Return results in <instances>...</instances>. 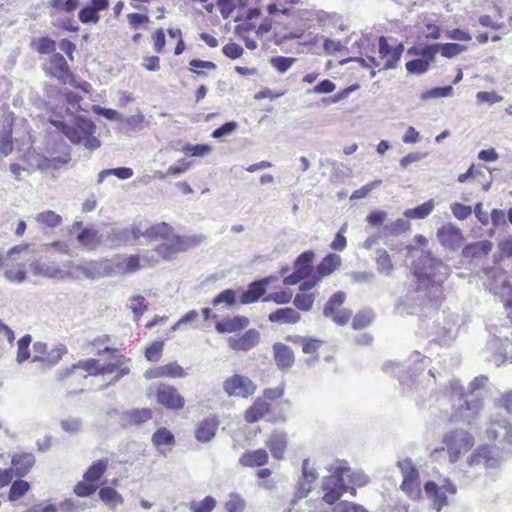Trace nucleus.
Segmentation results:
<instances>
[{"mask_svg": "<svg viewBox=\"0 0 512 512\" xmlns=\"http://www.w3.org/2000/svg\"><path fill=\"white\" fill-rule=\"evenodd\" d=\"M450 267L429 252H422L414 263L416 288L395 306L399 315L414 314L428 303L437 304L443 299V283L449 277Z\"/></svg>", "mask_w": 512, "mask_h": 512, "instance_id": "1", "label": "nucleus"}, {"mask_svg": "<svg viewBox=\"0 0 512 512\" xmlns=\"http://www.w3.org/2000/svg\"><path fill=\"white\" fill-rule=\"evenodd\" d=\"M330 475L322 481L323 501L327 504H334L347 491L355 495V488L365 486L369 482L368 476L362 471H351L347 462L336 461L329 469Z\"/></svg>", "mask_w": 512, "mask_h": 512, "instance_id": "2", "label": "nucleus"}, {"mask_svg": "<svg viewBox=\"0 0 512 512\" xmlns=\"http://www.w3.org/2000/svg\"><path fill=\"white\" fill-rule=\"evenodd\" d=\"M488 378L486 376H478L471 381L469 392H465L464 387L458 380L450 381V393L453 399V407L456 412L453 416L455 421H465L470 423L471 420L481 411L483 407V399L477 392L485 386Z\"/></svg>", "mask_w": 512, "mask_h": 512, "instance_id": "3", "label": "nucleus"}, {"mask_svg": "<svg viewBox=\"0 0 512 512\" xmlns=\"http://www.w3.org/2000/svg\"><path fill=\"white\" fill-rule=\"evenodd\" d=\"M429 361L419 352H414L404 364L400 362L385 363L384 370L395 374L402 385L403 392L412 397L414 393H421L427 386L425 383L427 377L423 371Z\"/></svg>", "mask_w": 512, "mask_h": 512, "instance_id": "4", "label": "nucleus"}, {"mask_svg": "<svg viewBox=\"0 0 512 512\" xmlns=\"http://www.w3.org/2000/svg\"><path fill=\"white\" fill-rule=\"evenodd\" d=\"M115 372L117 374L109 384H114L123 376L127 375L129 373V369L127 367H122V363L119 360L115 362L101 363L98 359L90 358L80 360L70 368L65 369L60 373V378L64 379L70 376L87 378L88 376L109 375Z\"/></svg>", "mask_w": 512, "mask_h": 512, "instance_id": "5", "label": "nucleus"}, {"mask_svg": "<svg viewBox=\"0 0 512 512\" xmlns=\"http://www.w3.org/2000/svg\"><path fill=\"white\" fill-rule=\"evenodd\" d=\"M51 124L61 131L72 143L83 144L87 149L100 147V140L94 136L96 126L88 118L79 116L72 124L61 120H50Z\"/></svg>", "mask_w": 512, "mask_h": 512, "instance_id": "6", "label": "nucleus"}, {"mask_svg": "<svg viewBox=\"0 0 512 512\" xmlns=\"http://www.w3.org/2000/svg\"><path fill=\"white\" fill-rule=\"evenodd\" d=\"M33 248L29 244H20L12 247L6 254V269L3 272L4 278L15 284H22L27 273L25 266L32 260Z\"/></svg>", "mask_w": 512, "mask_h": 512, "instance_id": "7", "label": "nucleus"}, {"mask_svg": "<svg viewBox=\"0 0 512 512\" xmlns=\"http://www.w3.org/2000/svg\"><path fill=\"white\" fill-rule=\"evenodd\" d=\"M403 52L404 45L402 43L391 46L389 45L387 38L381 36L378 43V53L380 60H377L374 57H369L368 61L360 57L351 58L350 60L358 62L364 67L374 66L379 67L382 70H389L397 67Z\"/></svg>", "mask_w": 512, "mask_h": 512, "instance_id": "8", "label": "nucleus"}, {"mask_svg": "<svg viewBox=\"0 0 512 512\" xmlns=\"http://www.w3.org/2000/svg\"><path fill=\"white\" fill-rule=\"evenodd\" d=\"M424 492L430 501V506L436 512H440L448 505V494L455 495L457 486L448 478L437 484L434 481H428L424 484Z\"/></svg>", "mask_w": 512, "mask_h": 512, "instance_id": "9", "label": "nucleus"}, {"mask_svg": "<svg viewBox=\"0 0 512 512\" xmlns=\"http://www.w3.org/2000/svg\"><path fill=\"white\" fill-rule=\"evenodd\" d=\"M397 466L403 477L401 484L402 491L413 500L419 499L422 495L420 475L413 461L410 458H404L397 462Z\"/></svg>", "mask_w": 512, "mask_h": 512, "instance_id": "10", "label": "nucleus"}, {"mask_svg": "<svg viewBox=\"0 0 512 512\" xmlns=\"http://www.w3.org/2000/svg\"><path fill=\"white\" fill-rule=\"evenodd\" d=\"M450 463L458 461L461 453L468 451L474 445V437L467 431L457 429L447 433L443 438Z\"/></svg>", "mask_w": 512, "mask_h": 512, "instance_id": "11", "label": "nucleus"}, {"mask_svg": "<svg viewBox=\"0 0 512 512\" xmlns=\"http://www.w3.org/2000/svg\"><path fill=\"white\" fill-rule=\"evenodd\" d=\"M114 272L113 264L110 260H94L84 264L76 265L70 272V277L79 279L85 277L90 280H97L112 275Z\"/></svg>", "mask_w": 512, "mask_h": 512, "instance_id": "12", "label": "nucleus"}, {"mask_svg": "<svg viewBox=\"0 0 512 512\" xmlns=\"http://www.w3.org/2000/svg\"><path fill=\"white\" fill-rule=\"evenodd\" d=\"M485 436L503 447L512 446V424L503 417H492L486 425Z\"/></svg>", "mask_w": 512, "mask_h": 512, "instance_id": "13", "label": "nucleus"}, {"mask_svg": "<svg viewBox=\"0 0 512 512\" xmlns=\"http://www.w3.org/2000/svg\"><path fill=\"white\" fill-rule=\"evenodd\" d=\"M223 391L230 397L247 399L256 392V384L247 376L234 374L223 381Z\"/></svg>", "mask_w": 512, "mask_h": 512, "instance_id": "14", "label": "nucleus"}, {"mask_svg": "<svg viewBox=\"0 0 512 512\" xmlns=\"http://www.w3.org/2000/svg\"><path fill=\"white\" fill-rule=\"evenodd\" d=\"M435 48L436 46L427 45L422 49L411 47L407 53L410 55H417L420 58L410 60L406 63V70L410 74L422 75L429 70L432 63L435 62Z\"/></svg>", "mask_w": 512, "mask_h": 512, "instance_id": "15", "label": "nucleus"}, {"mask_svg": "<svg viewBox=\"0 0 512 512\" xmlns=\"http://www.w3.org/2000/svg\"><path fill=\"white\" fill-rule=\"evenodd\" d=\"M202 236H174L168 242L159 245V252L163 259H171L176 253L186 251L197 246L202 241Z\"/></svg>", "mask_w": 512, "mask_h": 512, "instance_id": "16", "label": "nucleus"}, {"mask_svg": "<svg viewBox=\"0 0 512 512\" xmlns=\"http://www.w3.org/2000/svg\"><path fill=\"white\" fill-rule=\"evenodd\" d=\"M156 400L167 409L180 410L184 407V398L177 389L169 384L161 383L156 387Z\"/></svg>", "mask_w": 512, "mask_h": 512, "instance_id": "17", "label": "nucleus"}, {"mask_svg": "<svg viewBox=\"0 0 512 512\" xmlns=\"http://www.w3.org/2000/svg\"><path fill=\"white\" fill-rule=\"evenodd\" d=\"M318 478V472L309 459L302 463V475L297 482L295 497L305 498L312 490L313 483Z\"/></svg>", "mask_w": 512, "mask_h": 512, "instance_id": "18", "label": "nucleus"}, {"mask_svg": "<svg viewBox=\"0 0 512 512\" xmlns=\"http://www.w3.org/2000/svg\"><path fill=\"white\" fill-rule=\"evenodd\" d=\"M437 238L445 249L452 251L459 249L463 242L461 230L450 223L441 226L437 230Z\"/></svg>", "mask_w": 512, "mask_h": 512, "instance_id": "19", "label": "nucleus"}, {"mask_svg": "<svg viewBox=\"0 0 512 512\" xmlns=\"http://www.w3.org/2000/svg\"><path fill=\"white\" fill-rule=\"evenodd\" d=\"M30 269L35 276L62 280L70 277V273L61 269L58 264L35 259L30 263Z\"/></svg>", "mask_w": 512, "mask_h": 512, "instance_id": "20", "label": "nucleus"}, {"mask_svg": "<svg viewBox=\"0 0 512 512\" xmlns=\"http://www.w3.org/2000/svg\"><path fill=\"white\" fill-rule=\"evenodd\" d=\"M70 160L69 154L57 157H46L41 154L29 153L27 156L28 164L39 170H48L51 168H59Z\"/></svg>", "mask_w": 512, "mask_h": 512, "instance_id": "21", "label": "nucleus"}, {"mask_svg": "<svg viewBox=\"0 0 512 512\" xmlns=\"http://www.w3.org/2000/svg\"><path fill=\"white\" fill-rule=\"evenodd\" d=\"M11 465L15 476L24 477L35 465V456L30 452L15 453L11 458Z\"/></svg>", "mask_w": 512, "mask_h": 512, "instance_id": "22", "label": "nucleus"}, {"mask_svg": "<svg viewBox=\"0 0 512 512\" xmlns=\"http://www.w3.org/2000/svg\"><path fill=\"white\" fill-rule=\"evenodd\" d=\"M273 356L277 367L284 372L288 371L295 362L292 349L280 342L273 345Z\"/></svg>", "mask_w": 512, "mask_h": 512, "instance_id": "23", "label": "nucleus"}, {"mask_svg": "<svg viewBox=\"0 0 512 512\" xmlns=\"http://www.w3.org/2000/svg\"><path fill=\"white\" fill-rule=\"evenodd\" d=\"M259 337L260 334L257 330L250 329L239 337H230L228 345L233 350L248 351L257 345Z\"/></svg>", "mask_w": 512, "mask_h": 512, "instance_id": "24", "label": "nucleus"}, {"mask_svg": "<svg viewBox=\"0 0 512 512\" xmlns=\"http://www.w3.org/2000/svg\"><path fill=\"white\" fill-rule=\"evenodd\" d=\"M271 277L263 278L250 283L247 289L242 293L240 302L250 304L256 302L266 292V287L270 283Z\"/></svg>", "mask_w": 512, "mask_h": 512, "instance_id": "25", "label": "nucleus"}, {"mask_svg": "<svg viewBox=\"0 0 512 512\" xmlns=\"http://www.w3.org/2000/svg\"><path fill=\"white\" fill-rule=\"evenodd\" d=\"M266 445L275 459H283L288 446L287 434L274 431L266 441Z\"/></svg>", "mask_w": 512, "mask_h": 512, "instance_id": "26", "label": "nucleus"}, {"mask_svg": "<svg viewBox=\"0 0 512 512\" xmlns=\"http://www.w3.org/2000/svg\"><path fill=\"white\" fill-rule=\"evenodd\" d=\"M498 463H499L498 459L491 455V448L486 445L478 448L468 458L469 466L483 464L486 468H494L498 465Z\"/></svg>", "mask_w": 512, "mask_h": 512, "instance_id": "27", "label": "nucleus"}, {"mask_svg": "<svg viewBox=\"0 0 512 512\" xmlns=\"http://www.w3.org/2000/svg\"><path fill=\"white\" fill-rule=\"evenodd\" d=\"M46 69L51 76L59 80H65L69 75L68 64L60 53H53L51 55Z\"/></svg>", "mask_w": 512, "mask_h": 512, "instance_id": "28", "label": "nucleus"}, {"mask_svg": "<svg viewBox=\"0 0 512 512\" xmlns=\"http://www.w3.org/2000/svg\"><path fill=\"white\" fill-rule=\"evenodd\" d=\"M218 426L219 423L216 418L204 419L195 430V438L203 443L211 441L215 437Z\"/></svg>", "mask_w": 512, "mask_h": 512, "instance_id": "29", "label": "nucleus"}, {"mask_svg": "<svg viewBox=\"0 0 512 512\" xmlns=\"http://www.w3.org/2000/svg\"><path fill=\"white\" fill-rule=\"evenodd\" d=\"M66 352L67 348L64 345H59L47 351L46 356L34 355L32 362H39L43 369H49L55 366Z\"/></svg>", "mask_w": 512, "mask_h": 512, "instance_id": "30", "label": "nucleus"}, {"mask_svg": "<svg viewBox=\"0 0 512 512\" xmlns=\"http://www.w3.org/2000/svg\"><path fill=\"white\" fill-rule=\"evenodd\" d=\"M411 223L408 219L398 218L385 224L381 230L382 237L385 239L397 237L410 230Z\"/></svg>", "mask_w": 512, "mask_h": 512, "instance_id": "31", "label": "nucleus"}, {"mask_svg": "<svg viewBox=\"0 0 512 512\" xmlns=\"http://www.w3.org/2000/svg\"><path fill=\"white\" fill-rule=\"evenodd\" d=\"M249 325V319L245 316H235L216 323L219 333H232L244 329Z\"/></svg>", "mask_w": 512, "mask_h": 512, "instance_id": "32", "label": "nucleus"}, {"mask_svg": "<svg viewBox=\"0 0 512 512\" xmlns=\"http://www.w3.org/2000/svg\"><path fill=\"white\" fill-rule=\"evenodd\" d=\"M268 462V453L265 449H257L241 455L239 463L245 467L263 466Z\"/></svg>", "mask_w": 512, "mask_h": 512, "instance_id": "33", "label": "nucleus"}, {"mask_svg": "<svg viewBox=\"0 0 512 512\" xmlns=\"http://www.w3.org/2000/svg\"><path fill=\"white\" fill-rule=\"evenodd\" d=\"M270 411V404L265 400L258 398L252 406H250L244 415L246 422L255 423L263 418Z\"/></svg>", "mask_w": 512, "mask_h": 512, "instance_id": "34", "label": "nucleus"}, {"mask_svg": "<svg viewBox=\"0 0 512 512\" xmlns=\"http://www.w3.org/2000/svg\"><path fill=\"white\" fill-rule=\"evenodd\" d=\"M268 319L271 322L295 324L300 321L301 316L295 309L286 307L270 313Z\"/></svg>", "mask_w": 512, "mask_h": 512, "instance_id": "35", "label": "nucleus"}, {"mask_svg": "<svg viewBox=\"0 0 512 512\" xmlns=\"http://www.w3.org/2000/svg\"><path fill=\"white\" fill-rule=\"evenodd\" d=\"M375 263L377 271L380 274L390 276L394 270V264L392 262V259L384 248H378L375 251Z\"/></svg>", "mask_w": 512, "mask_h": 512, "instance_id": "36", "label": "nucleus"}, {"mask_svg": "<svg viewBox=\"0 0 512 512\" xmlns=\"http://www.w3.org/2000/svg\"><path fill=\"white\" fill-rule=\"evenodd\" d=\"M341 264V258L339 255L331 253L325 256L320 264L317 267V272L315 273L320 280L330 275L333 271H335Z\"/></svg>", "mask_w": 512, "mask_h": 512, "instance_id": "37", "label": "nucleus"}, {"mask_svg": "<svg viewBox=\"0 0 512 512\" xmlns=\"http://www.w3.org/2000/svg\"><path fill=\"white\" fill-rule=\"evenodd\" d=\"M314 258V253L312 251H306L301 253L294 262V271L297 274L304 276L305 278L309 277L312 269V261Z\"/></svg>", "mask_w": 512, "mask_h": 512, "instance_id": "38", "label": "nucleus"}, {"mask_svg": "<svg viewBox=\"0 0 512 512\" xmlns=\"http://www.w3.org/2000/svg\"><path fill=\"white\" fill-rule=\"evenodd\" d=\"M493 248V244L488 240L478 241L467 245L463 249V255L465 257H481L487 255Z\"/></svg>", "mask_w": 512, "mask_h": 512, "instance_id": "39", "label": "nucleus"}, {"mask_svg": "<svg viewBox=\"0 0 512 512\" xmlns=\"http://www.w3.org/2000/svg\"><path fill=\"white\" fill-rule=\"evenodd\" d=\"M108 467V459H100L94 462L84 473V480L86 482H96L98 481L103 474L105 473Z\"/></svg>", "mask_w": 512, "mask_h": 512, "instance_id": "40", "label": "nucleus"}, {"mask_svg": "<svg viewBox=\"0 0 512 512\" xmlns=\"http://www.w3.org/2000/svg\"><path fill=\"white\" fill-rule=\"evenodd\" d=\"M35 220L41 227L54 228L61 224L62 217L52 210H45L38 213Z\"/></svg>", "mask_w": 512, "mask_h": 512, "instance_id": "41", "label": "nucleus"}, {"mask_svg": "<svg viewBox=\"0 0 512 512\" xmlns=\"http://www.w3.org/2000/svg\"><path fill=\"white\" fill-rule=\"evenodd\" d=\"M430 46H436L435 55L440 51L442 56L446 58H453L467 49V46L458 43H435Z\"/></svg>", "mask_w": 512, "mask_h": 512, "instance_id": "42", "label": "nucleus"}, {"mask_svg": "<svg viewBox=\"0 0 512 512\" xmlns=\"http://www.w3.org/2000/svg\"><path fill=\"white\" fill-rule=\"evenodd\" d=\"M434 206V201L431 199L415 208L405 210L404 216L412 219H424L431 214Z\"/></svg>", "mask_w": 512, "mask_h": 512, "instance_id": "43", "label": "nucleus"}, {"mask_svg": "<svg viewBox=\"0 0 512 512\" xmlns=\"http://www.w3.org/2000/svg\"><path fill=\"white\" fill-rule=\"evenodd\" d=\"M152 443L155 447L172 446L175 443L174 435L165 427L156 430L152 436Z\"/></svg>", "mask_w": 512, "mask_h": 512, "instance_id": "44", "label": "nucleus"}, {"mask_svg": "<svg viewBox=\"0 0 512 512\" xmlns=\"http://www.w3.org/2000/svg\"><path fill=\"white\" fill-rule=\"evenodd\" d=\"M30 488L31 485L29 482L22 479L15 480L10 487L8 500L11 502L19 500L30 490Z\"/></svg>", "mask_w": 512, "mask_h": 512, "instance_id": "45", "label": "nucleus"}, {"mask_svg": "<svg viewBox=\"0 0 512 512\" xmlns=\"http://www.w3.org/2000/svg\"><path fill=\"white\" fill-rule=\"evenodd\" d=\"M78 242L87 247V248H95L98 244H100V239L98 237V232L92 228H85L82 232L77 236Z\"/></svg>", "mask_w": 512, "mask_h": 512, "instance_id": "46", "label": "nucleus"}, {"mask_svg": "<svg viewBox=\"0 0 512 512\" xmlns=\"http://www.w3.org/2000/svg\"><path fill=\"white\" fill-rule=\"evenodd\" d=\"M99 497L111 508H115L118 504L123 502L121 495L111 487L101 488L99 491Z\"/></svg>", "mask_w": 512, "mask_h": 512, "instance_id": "47", "label": "nucleus"}, {"mask_svg": "<svg viewBox=\"0 0 512 512\" xmlns=\"http://www.w3.org/2000/svg\"><path fill=\"white\" fill-rule=\"evenodd\" d=\"M345 299L346 294L344 292L338 291L334 293L325 304L323 315H331L332 312L334 313L335 311L342 309L341 306L343 305Z\"/></svg>", "mask_w": 512, "mask_h": 512, "instance_id": "48", "label": "nucleus"}, {"mask_svg": "<svg viewBox=\"0 0 512 512\" xmlns=\"http://www.w3.org/2000/svg\"><path fill=\"white\" fill-rule=\"evenodd\" d=\"M140 260H142L141 255H131L127 258H124L122 261H119L117 263V267L124 274L134 273L142 267Z\"/></svg>", "mask_w": 512, "mask_h": 512, "instance_id": "49", "label": "nucleus"}, {"mask_svg": "<svg viewBox=\"0 0 512 512\" xmlns=\"http://www.w3.org/2000/svg\"><path fill=\"white\" fill-rule=\"evenodd\" d=\"M51 15L60 12L72 13L79 5L78 0H50Z\"/></svg>", "mask_w": 512, "mask_h": 512, "instance_id": "50", "label": "nucleus"}, {"mask_svg": "<svg viewBox=\"0 0 512 512\" xmlns=\"http://www.w3.org/2000/svg\"><path fill=\"white\" fill-rule=\"evenodd\" d=\"M172 232V228L165 222H161L151 226L146 230L145 235L151 239L168 238Z\"/></svg>", "mask_w": 512, "mask_h": 512, "instance_id": "51", "label": "nucleus"}, {"mask_svg": "<svg viewBox=\"0 0 512 512\" xmlns=\"http://www.w3.org/2000/svg\"><path fill=\"white\" fill-rule=\"evenodd\" d=\"M217 505V501L212 496H206L199 502L192 501L189 504V509L192 512H212Z\"/></svg>", "mask_w": 512, "mask_h": 512, "instance_id": "52", "label": "nucleus"}, {"mask_svg": "<svg viewBox=\"0 0 512 512\" xmlns=\"http://www.w3.org/2000/svg\"><path fill=\"white\" fill-rule=\"evenodd\" d=\"M453 92V87L450 85L444 87H435L423 92L420 98L426 101L433 98L451 97L453 95Z\"/></svg>", "mask_w": 512, "mask_h": 512, "instance_id": "53", "label": "nucleus"}, {"mask_svg": "<svg viewBox=\"0 0 512 512\" xmlns=\"http://www.w3.org/2000/svg\"><path fill=\"white\" fill-rule=\"evenodd\" d=\"M13 150L11 127H5L0 132V154L8 156Z\"/></svg>", "mask_w": 512, "mask_h": 512, "instance_id": "54", "label": "nucleus"}, {"mask_svg": "<svg viewBox=\"0 0 512 512\" xmlns=\"http://www.w3.org/2000/svg\"><path fill=\"white\" fill-rule=\"evenodd\" d=\"M246 501L237 493H231L225 502L226 512H244Z\"/></svg>", "mask_w": 512, "mask_h": 512, "instance_id": "55", "label": "nucleus"}, {"mask_svg": "<svg viewBox=\"0 0 512 512\" xmlns=\"http://www.w3.org/2000/svg\"><path fill=\"white\" fill-rule=\"evenodd\" d=\"M315 295L310 294H296L293 299L295 307L301 311H310L315 301Z\"/></svg>", "mask_w": 512, "mask_h": 512, "instance_id": "56", "label": "nucleus"}, {"mask_svg": "<svg viewBox=\"0 0 512 512\" xmlns=\"http://www.w3.org/2000/svg\"><path fill=\"white\" fill-rule=\"evenodd\" d=\"M31 335L26 334L18 341L17 362L22 363L30 357L29 345L31 343Z\"/></svg>", "mask_w": 512, "mask_h": 512, "instance_id": "57", "label": "nucleus"}, {"mask_svg": "<svg viewBox=\"0 0 512 512\" xmlns=\"http://www.w3.org/2000/svg\"><path fill=\"white\" fill-rule=\"evenodd\" d=\"M374 314L370 310L358 312L352 321V327L356 330L367 327L373 320Z\"/></svg>", "mask_w": 512, "mask_h": 512, "instance_id": "58", "label": "nucleus"}, {"mask_svg": "<svg viewBox=\"0 0 512 512\" xmlns=\"http://www.w3.org/2000/svg\"><path fill=\"white\" fill-rule=\"evenodd\" d=\"M60 426L69 434H77L82 430L83 421L79 417H70L62 420Z\"/></svg>", "mask_w": 512, "mask_h": 512, "instance_id": "59", "label": "nucleus"}, {"mask_svg": "<svg viewBox=\"0 0 512 512\" xmlns=\"http://www.w3.org/2000/svg\"><path fill=\"white\" fill-rule=\"evenodd\" d=\"M129 421L132 424H141L152 418V411L147 408L132 410L128 413Z\"/></svg>", "mask_w": 512, "mask_h": 512, "instance_id": "60", "label": "nucleus"}, {"mask_svg": "<svg viewBox=\"0 0 512 512\" xmlns=\"http://www.w3.org/2000/svg\"><path fill=\"white\" fill-rule=\"evenodd\" d=\"M295 61L292 57L277 56L271 58L270 63L279 73H285Z\"/></svg>", "mask_w": 512, "mask_h": 512, "instance_id": "61", "label": "nucleus"}, {"mask_svg": "<svg viewBox=\"0 0 512 512\" xmlns=\"http://www.w3.org/2000/svg\"><path fill=\"white\" fill-rule=\"evenodd\" d=\"M78 17H79V20L84 24L97 23L100 19L99 15H98V11L95 8H93L91 5L83 7L79 11Z\"/></svg>", "mask_w": 512, "mask_h": 512, "instance_id": "62", "label": "nucleus"}, {"mask_svg": "<svg viewBox=\"0 0 512 512\" xmlns=\"http://www.w3.org/2000/svg\"><path fill=\"white\" fill-rule=\"evenodd\" d=\"M85 509V504L80 501L66 499L59 504L57 510L60 512H80Z\"/></svg>", "mask_w": 512, "mask_h": 512, "instance_id": "63", "label": "nucleus"}, {"mask_svg": "<svg viewBox=\"0 0 512 512\" xmlns=\"http://www.w3.org/2000/svg\"><path fill=\"white\" fill-rule=\"evenodd\" d=\"M333 510L334 512H368L362 505L348 501L338 503Z\"/></svg>", "mask_w": 512, "mask_h": 512, "instance_id": "64", "label": "nucleus"}]
</instances>
